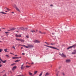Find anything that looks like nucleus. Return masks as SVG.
I'll list each match as a JSON object with an SVG mask.
<instances>
[{
  "instance_id": "11",
  "label": "nucleus",
  "mask_w": 76,
  "mask_h": 76,
  "mask_svg": "<svg viewBox=\"0 0 76 76\" xmlns=\"http://www.w3.org/2000/svg\"><path fill=\"white\" fill-rule=\"evenodd\" d=\"M16 69V66H15L14 67H13L12 70L13 71L15 70V69Z\"/></svg>"
},
{
  "instance_id": "10",
  "label": "nucleus",
  "mask_w": 76,
  "mask_h": 76,
  "mask_svg": "<svg viewBox=\"0 0 76 76\" xmlns=\"http://www.w3.org/2000/svg\"><path fill=\"white\" fill-rule=\"evenodd\" d=\"M23 64H24L21 65V70H23V69L25 67H23Z\"/></svg>"
},
{
  "instance_id": "26",
  "label": "nucleus",
  "mask_w": 76,
  "mask_h": 76,
  "mask_svg": "<svg viewBox=\"0 0 76 76\" xmlns=\"http://www.w3.org/2000/svg\"><path fill=\"white\" fill-rule=\"evenodd\" d=\"M7 49H5L4 50V51H5V52H7Z\"/></svg>"
},
{
  "instance_id": "64",
  "label": "nucleus",
  "mask_w": 76,
  "mask_h": 76,
  "mask_svg": "<svg viewBox=\"0 0 76 76\" xmlns=\"http://www.w3.org/2000/svg\"><path fill=\"white\" fill-rule=\"evenodd\" d=\"M1 37H3V36H1Z\"/></svg>"
},
{
  "instance_id": "22",
  "label": "nucleus",
  "mask_w": 76,
  "mask_h": 76,
  "mask_svg": "<svg viewBox=\"0 0 76 76\" xmlns=\"http://www.w3.org/2000/svg\"><path fill=\"white\" fill-rule=\"evenodd\" d=\"M18 61H20V60H17L15 61V62H18Z\"/></svg>"
},
{
  "instance_id": "4",
  "label": "nucleus",
  "mask_w": 76,
  "mask_h": 76,
  "mask_svg": "<svg viewBox=\"0 0 76 76\" xmlns=\"http://www.w3.org/2000/svg\"><path fill=\"white\" fill-rule=\"evenodd\" d=\"M35 43H40L41 42L40 41L37 40H34L33 41Z\"/></svg>"
},
{
  "instance_id": "57",
  "label": "nucleus",
  "mask_w": 76,
  "mask_h": 76,
  "mask_svg": "<svg viewBox=\"0 0 76 76\" xmlns=\"http://www.w3.org/2000/svg\"><path fill=\"white\" fill-rule=\"evenodd\" d=\"M43 34H46V33H43Z\"/></svg>"
},
{
  "instance_id": "35",
  "label": "nucleus",
  "mask_w": 76,
  "mask_h": 76,
  "mask_svg": "<svg viewBox=\"0 0 76 76\" xmlns=\"http://www.w3.org/2000/svg\"><path fill=\"white\" fill-rule=\"evenodd\" d=\"M22 46V45H18V47H19V46Z\"/></svg>"
},
{
  "instance_id": "40",
  "label": "nucleus",
  "mask_w": 76,
  "mask_h": 76,
  "mask_svg": "<svg viewBox=\"0 0 76 76\" xmlns=\"http://www.w3.org/2000/svg\"><path fill=\"white\" fill-rule=\"evenodd\" d=\"M5 33H9V32H5Z\"/></svg>"
},
{
  "instance_id": "8",
  "label": "nucleus",
  "mask_w": 76,
  "mask_h": 76,
  "mask_svg": "<svg viewBox=\"0 0 76 76\" xmlns=\"http://www.w3.org/2000/svg\"><path fill=\"white\" fill-rule=\"evenodd\" d=\"M15 36L16 37H22L21 34L18 35L17 34L15 35Z\"/></svg>"
},
{
  "instance_id": "21",
  "label": "nucleus",
  "mask_w": 76,
  "mask_h": 76,
  "mask_svg": "<svg viewBox=\"0 0 76 76\" xmlns=\"http://www.w3.org/2000/svg\"><path fill=\"white\" fill-rule=\"evenodd\" d=\"M16 40H17L18 41H20V39H16Z\"/></svg>"
},
{
  "instance_id": "15",
  "label": "nucleus",
  "mask_w": 76,
  "mask_h": 76,
  "mask_svg": "<svg viewBox=\"0 0 76 76\" xmlns=\"http://www.w3.org/2000/svg\"><path fill=\"white\" fill-rule=\"evenodd\" d=\"M20 29H21V30H23L24 31V28L23 27H21L20 28Z\"/></svg>"
},
{
  "instance_id": "20",
  "label": "nucleus",
  "mask_w": 76,
  "mask_h": 76,
  "mask_svg": "<svg viewBox=\"0 0 76 76\" xmlns=\"http://www.w3.org/2000/svg\"><path fill=\"white\" fill-rule=\"evenodd\" d=\"M42 73H43V72H42V73H41L39 75V76H42Z\"/></svg>"
},
{
  "instance_id": "5",
  "label": "nucleus",
  "mask_w": 76,
  "mask_h": 76,
  "mask_svg": "<svg viewBox=\"0 0 76 76\" xmlns=\"http://www.w3.org/2000/svg\"><path fill=\"white\" fill-rule=\"evenodd\" d=\"M59 55L61 56V57H66V56L65 55H64L63 53H62V54H61V53L59 54Z\"/></svg>"
},
{
  "instance_id": "2",
  "label": "nucleus",
  "mask_w": 76,
  "mask_h": 76,
  "mask_svg": "<svg viewBox=\"0 0 76 76\" xmlns=\"http://www.w3.org/2000/svg\"><path fill=\"white\" fill-rule=\"evenodd\" d=\"M76 44H75L69 47L68 48H67V50H69V49H70V48H76Z\"/></svg>"
},
{
  "instance_id": "36",
  "label": "nucleus",
  "mask_w": 76,
  "mask_h": 76,
  "mask_svg": "<svg viewBox=\"0 0 76 76\" xmlns=\"http://www.w3.org/2000/svg\"><path fill=\"white\" fill-rule=\"evenodd\" d=\"M39 33H40V34H42V32H41V31H39Z\"/></svg>"
},
{
  "instance_id": "28",
  "label": "nucleus",
  "mask_w": 76,
  "mask_h": 76,
  "mask_svg": "<svg viewBox=\"0 0 76 76\" xmlns=\"http://www.w3.org/2000/svg\"><path fill=\"white\" fill-rule=\"evenodd\" d=\"M29 75H32V74L30 72H29Z\"/></svg>"
},
{
  "instance_id": "17",
  "label": "nucleus",
  "mask_w": 76,
  "mask_h": 76,
  "mask_svg": "<svg viewBox=\"0 0 76 76\" xmlns=\"http://www.w3.org/2000/svg\"><path fill=\"white\" fill-rule=\"evenodd\" d=\"M0 13H2V14H7V13H4V12H1Z\"/></svg>"
},
{
  "instance_id": "59",
  "label": "nucleus",
  "mask_w": 76,
  "mask_h": 76,
  "mask_svg": "<svg viewBox=\"0 0 76 76\" xmlns=\"http://www.w3.org/2000/svg\"><path fill=\"white\" fill-rule=\"evenodd\" d=\"M0 42H1V41H0Z\"/></svg>"
},
{
  "instance_id": "55",
  "label": "nucleus",
  "mask_w": 76,
  "mask_h": 76,
  "mask_svg": "<svg viewBox=\"0 0 76 76\" xmlns=\"http://www.w3.org/2000/svg\"><path fill=\"white\" fill-rule=\"evenodd\" d=\"M21 48V49H22V48H23V47H22Z\"/></svg>"
},
{
  "instance_id": "14",
  "label": "nucleus",
  "mask_w": 76,
  "mask_h": 76,
  "mask_svg": "<svg viewBox=\"0 0 76 76\" xmlns=\"http://www.w3.org/2000/svg\"><path fill=\"white\" fill-rule=\"evenodd\" d=\"M13 59H16V58H19L18 57H12Z\"/></svg>"
},
{
  "instance_id": "46",
  "label": "nucleus",
  "mask_w": 76,
  "mask_h": 76,
  "mask_svg": "<svg viewBox=\"0 0 76 76\" xmlns=\"http://www.w3.org/2000/svg\"><path fill=\"white\" fill-rule=\"evenodd\" d=\"M46 44H47V45H50L49 44H48L47 43Z\"/></svg>"
},
{
  "instance_id": "42",
  "label": "nucleus",
  "mask_w": 76,
  "mask_h": 76,
  "mask_svg": "<svg viewBox=\"0 0 76 76\" xmlns=\"http://www.w3.org/2000/svg\"><path fill=\"white\" fill-rule=\"evenodd\" d=\"M31 64H34V62H32Z\"/></svg>"
},
{
  "instance_id": "38",
  "label": "nucleus",
  "mask_w": 76,
  "mask_h": 76,
  "mask_svg": "<svg viewBox=\"0 0 76 76\" xmlns=\"http://www.w3.org/2000/svg\"><path fill=\"white\" fill-rule=\"evenodd\" d=\"M14 64H11V66H13V65H14Z\"/></svg>"
},
{
  "instance_id": "47",
  "label": "nucleus",
  "mask_w": 76,
  "mask_h": 76,
  "mask_svg": "<svg viewBox=\"0 0 76 76\" xmlns=\"http://www.w3.org/2000/svg\"><path fill=\"white\" fill-rule=\"evenodd\" d=\"M6 35H9V34H7V33H6Z\"/></svg>"
},
{
  "instance_id": "31",
  "label": "nucleus",
  "mask_w": 76,
  "mask_h": 76,
  "mask_svg": "<svg viewBox=\"0 0 76 76\" xmlns=\"http://www.w3.org/2000/svg\"><path fill=\"white\" fill-rule=\"evenodd\" d=\"M51 45H55L56 44V43H51Z\"/></svg>"
},
{
  "instance_id": "13",
  "label": "nucleus",
  "mask_w": 76,
  "mask_h": 76,
  "mask_svg": "<svg viewBox=\"0 0 76 76\" xmlns=\"http://www.w3.org/2000/svg\"><path fill=\"white\" fill-rule=\"evenodd\" d=\"M15 29H16V28H13L11 29L10 30H9V31H13L14 30H15Z\"/></svg>"
},
{
  "instance_id": "39",
  "label": "nucleus",
  "mask_w": 76,
  "mask_h": 76,
  "mask_svg": "<svg viewBox=\"0 0 76 76\" xmlns=\"http://www.w3.org/2000/svg\"><path fill=\"white\" fill-rule=\"evenodd\" d=\"M52 35H54V33H52Z\"/></svg>"
},
{
  "instance_id": "54",
  "label": "nucleus",
  "mask_w": 76,
  "mask_h": 76,
  "mask_svg": "<svg viewBox=\"0 0 76 76\" xmlns=\"http://www.w3.org/2000/svg\"><path fill=\"white\" fill-rule=\"evenodd\" d=\"M27 63H28V62H26V64H27Z\"/></svg>"
},
{
  "instance_id": "44",
  "label": "nucleus",
  "mask_w": 76,
  "mask_h": 76,
  "mask_svg": "<svg viewBox=\"0 0 76 76\" xmlns=\"http://www.w3.org/2000/svg\"><path fill=\"white\" fill-rule=\"evenodd\" d=\"M62 75H63L64 76V73H62Z\"/></svg>"
},
{
  "instance_id": "53",
  "label": "nucleus",
  "mask_w": 76,
  "mask_h": 76,
  "mask_svg": "<svg viewBox=\"0 0 76 76\" xmlns=\"http://www.w3.org/2000/svg\"><path fill=\"white\" fill-rule=\"evenodd\" d=\"M19 58H21V57H20Z\"/></svg>"
},
{
  "instance_id": "63",
  "label": "nucleus",
  "mask_w": 76,
  "mask_h": 76,
  "mask_svg": "<svg viewBox=\"0 0 76 76\" xmlns=\"http://www.w3.org/2000/svg\"><path fill=\"white\" fill-rule=\"evenodd\" d=\"M45 45H44L45 46Z\"/></svg>"
},
{
  "instance_id": "6",
  "label": "nucleus",
  "mask_w": 76,
  "mask_h": 76,
  "mask_svg": "<svg viewBox=\"0 0 76 76\" xmlns=\"http://www.w3.org/2000/svg\"><path fill=\"white\" fill-rule=\"evenodd\" d=\"M66 63H70V61H71V60H70V59H66V60L65 61Z\"/></svg>"
},
{
  "instance_id": "27",
  "label": "nucleus",
  "mask_w": 76,
  "mask_h": 76,
  "mask_svg": "<svg viewBox=\"0 0 76 76\" xmlns=\"http://www.w3.org/2000/svg\"><path fill=\"white\" fill-rule=\"evenodd\" d=\"M28 29V28H24V31L25 30V31H26Z\"/></svg>"
},
{
  "instance_id": "58",
  "label": "nucleus",
  "mask_w": 76,
  "mask_h": 76,
  "mask_svg": "<svg viewBox=\"0 0 76 76\" xmlns=\"http://www.w3.org/2000/svg\"><path fill=\"white\" fill-rule=\"evenodd\" d=\"M28 63V64H30V63Z\"/></svg>"
},
{
  "instance_id": "56",
  "label": "nucleus",
  "mask_w": 76,
  "mask_h": 76,
  "mask_svg": "<svg viewBox=\"0 0 76 76\" xmlns=\"http://www.w3.org/2000/svg\"><path fill=\"white\" fill-rule=\"evenodd\" d=\"M5 12H7V11H5Z\"/></svg>"
},
{
  "instance_id": "24",
  "label": "nucleus",
  "mask_w": 76,
  "mask_h": 76,
  "mask_svg": "<svg viewBox=\"0 0 76 76\" xmlns=\"http://www.w3.org/2000/svg\"><path fill=\"white\" fill-rule=\"evenodd\" d=\"M4 9H7V10H8V11H9L10 10V9H8V8H6V7Z\"/></svg>"
},
{
  "instance_id": "49",
  "label": "nucleus",
  "mask_w": 76,
  "mask_h": 76,
  "mask_svg": "<svg viewBox=\"0 0 76 76\" xmlns=\"http://www.w3.org/2000/svg\"><path fill=\"white\" fill-rule=\"evenodd\" d=\"M12 13H14V12H12Z\"/></svg>"
},
{
  "instance_id": "52",
  "label": "nucleus",
  "mask_w": 76,
  "mask_h": 76,
  "mask_svg": "<svg viewBox=\"0 0 76 76\" xmlns=\"http://www.w3.org/2000/svg\"><path fill=\"white\" fill-rule=\"evenodd\" d=\"M50 6H53V5H50Z\"/></svg>"
},
{
  "instance_id": "33",
  "label": "nucleus",
  "mask_w": 76,
  "mask_h": 76,
  "mask_svg": "<svg viewBox=\"0 0 76 76\" xmlns=\"http://www.w3.org/2000/svg\"><path fill=\"white\" fill-rule=\"evenodd\" d=\"M26 38H29V36H26Z\"/></svg>"
},
{
  "instance_id": "18",
  "label": "nucleus",
  "mask_w": 76,
  "mask_h": 76,
  "mask_svg": "<svg viewBox=\"0 0 76 76\" xmlns=\"http://www.w3.org/2000/svg\"><path fill=\"white\" fill-rule=\"evenodd\" d=\"M37 73H38V71H36L34 72V75H36V74H37Z\"/></svg>"
},
{
  "instance_id": "1",
  "label": "nucleus",
  "mask_w": 76,
  "mask_h": 76,
  "mask_svg": "<svg viewBox=\"0 0 76 76\" xmlns=\"http://www.w3.org/2000/svg\"><path fill=\"white\" fill-rule=\"evenodd\" d=\"M22 46H23V47H26V48H28L29 47L31 48L32 47H34V46L31 45H27L28 46H25V45H21Z\"/></svg>"
},
{
  "instance_id": "25",
  "label": "nucleus",
  "mask_w": 76,
  "mask_h": 76,
  "mask_svg": "<svg viewBox=\"0 0 76 76\" xmlns=\"http://www.w3.org/2000/svg\"><path fill=\"white\" fill-rule=\"evenodd\" d=\"M2 62H3V63H6V60H5L4 61H2Z\"/></svg>"
},
{
  "instance_id": "29",
  "label": "nucleus",
  "mask_w": 76,
  "mask_h": 76,
  "mask_svg": "<svg viewBox=\"0 0 76 76\" xmlns=\"http://www.w3.org/2000/svg\"><path fill=\"white\" fill-rule=\"evenodd\" d=\"M6 56H7V58H9V55H6Z\"/></svg>"
},
{
  "instance_id": "62",
  "label": "nucleus",
  "mask_w": 76,
  "mask_h": 76,
  "mask_svg": "<svg viewBox=\"0 0 76 76\" xmlns=\"http://www.w3.org/2000/svg\"><path fill=\"white\" fill-rule=\"evenodd\" d=\"M3 28V29H4V28Z\"/></svg>"
},
{
  "instance_id": "41",
  "label": "nucleus",
  "mask_w": 76,
  "mask_h": 76,
  "mask_svg": "<svg viewBox=\"0 0 76 76\" xmlns=\"http://www.w3.org/2000/svg\"><path fill=\"white\" fill-rule=\"evenodd\" d=\"M2 66V65L1 64H0V67H1Z\"/></svg>"
},
{
  "instance_id": "19",
  "label": "nucleus",
  "mask_w": 76,
  "mask_h": 76,
  "mask_svg": "<svg viewBox=\"0 0 76 76\" xmlns=\"http://www.w3.org/2000/svg\"><path fill=\"white\" fill-rule=\"evenodd\" d=\"M31 32H32V33H34V32H35V30H31Z\"/></svg>"
},
{
  "instance_id": "30",
  "label": "nucleus",
  "mask_w": 76,
  "mask_h": 76,
  "mask_svg": "<svg viewBox=\"0 0 76 76\" xmlns=\"http://www.w3.org/2000/svg\"><path fill=\"white\" fill-rule=\"evenodd\" d=\"M3 51V49H0V53H1V51Z\"/></svg>"
},
{
  "instance_id": "32",
  "label": "nucleus",
  "mask_w": 76,
  "mask_h": 76,
  "mask_svg": "<svg viewBox=\"0 0 76 76\" xmlns=\"http://www.w3.org/2000/svg\"><path fill=\"white\" fill-rule=\"evenodd\" d=\"M12 48H13V49H14V50H15V48L14 46H13L12 47Z\"/></svg>"
},
{
  "instance_id": "9",
  "label": "nucleus",
  "mask_w": 76,
  "mask_h": 76,
  "mask_svg": "<svg viewBox=\"0 0 76 76\" xmlns=\"http://www.w3.org/2000/svg\"><path fill=\"white\" fill-rule=\"evenodd\" d=\"M76 53V49L74 50L73 51V52H72V54H75Z\"/></svg>"
},
{
  "instance_id": "16",
  "label": "nucleus",
  "mask_w": 76,
  "mask_h": 76,
  "mask_svg": "<svg viewBox=\"0 0 76 76\" xmlns=\"http://www.w3.org/2000/svg\"><path fill=\"white\" fill-rule=\"evenodd\" d=\"M20 41L21 42H24V40L22 39H20Z\"/></svg>"
},
{
  "instance_id": "61",
  "label": "nucleus",
  "mask_w": 76,
  "mask_h": 76,
  "mask_svg": "<svg viewBox=\"0 0 76 76\" xmlns=\"http://www.w3.org/2000/svg\"><path fill=\"white\" fill-rule=\"evenodd\" d=\"M0 31H1V29H0Z\"/></svg>"
},
{
  "instance_id": "23",
  "label": "nucleus",
  "mask_w": 76,
  "mask_h": 76,
  "mask_svg": "<svg viewBox=\"0 0 76 76\" xmlns=\"http://www.w3.org/2000/svg\"><path fill=\"white\" fill-rule=\"evenodd\" d=\"M31 66H26V67L27 68H29V67H31Z\"/></svg>"
},
{
  "instance_id": "3",
  "label": "nucleus",
  "mask_w": 76,
  "mask_h": 76,
  "mask_svg": "<svg viewBox=\"0 0 76 76\" xmlns=\"http://www.w3.org/2000/svg\"><path fill=\"white\" fill-rule=\"evenodd\" d=\"M46 47H49V48H53V49H55L56 50H58V49L57 48H55L54 47H53L52 46H49L48 45H45Z\"/></svg>"
},
{
  "instance_id": "51",
  "label": "nucleus",
  "mask_w": 76,
  "mask_h": 76,
  "mask_svg": "<svg viewBox=\"0 0 76 76\" xmlns=\"http://www.w3.org/2000/svg\"><path fill=\"white\" fill-rule=\"evenodd\" d=\"M45 43H46V44H47V42H45Z\"/></svg>"
},
{
  "instance_id": "37",
  "label": "nucleus",
  "mask_w": 76,
  "mask_h": 76,
  "mask_svg": "<svg viewBox=\"0 0 76 76\" xmlns=\"http://www.w3.org/2000/svg\"><path fill=\"white\" fill-rule=\"evenodd\" d=\"M3 76H7L6 74H5V75H4Z\"/></svg>"
},
{
  "instance_id": "50",
  "label": "nucleus",
  "mask_w": 76,
  "mask_h": 76,
  "mask_svg": "<svg viewBox=\"0 0 76 76\" xmlns=\"http://www.w3.org/2000/svg\"><path fill=\"white\" fill-rule=\"evenodd\" d=\"M15 56H18V55H15Z\"/></svg>"
},
{
  "instance_id": "12",
  "label": "nucleus",
  "mask_w": 76,
  "mask_h": 76,
  "mask_svg": "<svg viewBox=\"0 0 76 76\" xmlns=\"http://www.w3.org/2000/svg\"><path fill=\"white\" fill-rule=\"evenodd\" d=\"M50 75V73L48 72H47L46 74H45V76H47Z\"/></svg>"
},
{
  "instance_id": "43",
  "label": "nucleus",
  "mask_w": 76,
  "mask_h": 76,
  "mask_svg": "<svg viewBox=\"0 0 76 76\" xmlns=\"http://www.w3.org/2000/svg\"><path fill=\"white\" fill-rule=\"evenodd\" d=\"M10 54H13V55H14V54L12 53H10Z\"/></svg>"
},
{
  "instance_id": "45",
  "label": "nucleus",
  "mask_w": 76,
  "mask_h": 76,
  "mask_svg": "<svg viewBox=\"0 0 76 76\" xmlns=\"http://www.w3.org/2000/svg\"><path fill=\"white\" fill-rule=\"evenodd\" d=\"M5 71L4 70L3 72H2L1 73H3V72H5Z\"/></svg>"
},
{
  "instance_id": "60",
  "label": "nucleus",
  "mask_w": 76,
  "mask_h": 76,
  "mask_svg": "<svg viewBox=\"0 0 76 76\" xmlns=\"http://www.w3.org/2000/svg\"><path fill=\"white\" fill-rule=\"evenodd\" d=\"M38 31V30H36V31Z\"/></svg>"
},
{
  "instance_id": "48",
  "label": "nucleus",
  "mask_w": 76,
  "mask_h": 76,
  "mask_svg": "<svg viewBox=\"0 0 76 76\" xmlns=\"http://www.w3.org/2000/svg\"><path fill=\"white\" fill-rule=\"evenodd\" d=\"M0 60H1V61H3L1 59H0Z\"/></svg>"
},
{
  "instance_id": "34",
  "label": "nucleus",
  "mask_w": 76,
  "mask_h": 76,
  "mask_svg": "<svg viewBox=\"0 0 76 76\" xmlns=\"http://www.w3.org/2000/svg\"><path fill=\"white\" fill-rule=\"evenodd\" d=\"M22 54L23 56H24V55H25V53H22Z\"/></svg>"
},
{
  "instance_id": "7",
  "label": "nucleus",
  "mask_w": 76,
  "mask_h": 76,
  "mask_svg": "<svg viewBox=\"0 0 76 76\" xmlns=\"http://www.w3.org/2000/svg\"><path fill=\"white\" fill-rule=\"evenodd\" d=\"M14 7L15 8V9H16V10H17V11H18V12H20V10L19 9V8H18V7H17L15 6V7Z\"/></svg>"
}]
</instances>
